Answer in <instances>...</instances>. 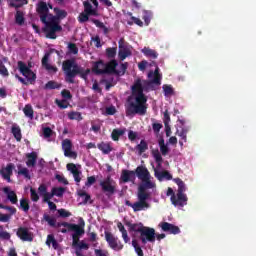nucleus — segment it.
<instances>
[{
    "instance_id": "f257e3e1",
    "label": "nucleus",
    "mask_w": 256,
    "mask_h": 256,
    "mask_svg": "<svg viewBox=\"0 0 256 256\" xmlns=\"http://www.w3.org/2000/svg\"><path fill=\"white\" fill-rule=\"evenodd\" d=\"M149 79L154 77L151 81L137 78L132 85V95L127 98L125 104L126 117H135V115L147 114V96L145 93L153 91V85H161V74H159V67L154 72L148 73Z\"/></svg>"
},
{
    "instance_id": "f03ea898",
    "label": "nucleus",
    "mask_w": 256,
    "mask_h": 256,
    "mask_svg": "<svg viewBox=\"0 0 256 256\" xmlns=\"http://www.w3.org/2000/svg\"><path fill=\"white\" fill-rule=\"evenodd\" d=\"M126 225L128 227L129 233H134L133 237L139 239L142 245H147V243H155V239H157V241L165 239V234H156L154 228L147 227L141 222H127Z\"/></svg>"
},
{
    "instance_id": "7ed1b4c3",
    "label": "nucleus",
    "mask_w": 256,
    "mask_h": 256,
    "mask_svg": "<svg viewBox=\"0 0 256 256\" xmlns=\"http://www.w3.org/2000/svg\"><path fill=\"white\" fill-rule=\"evenodd\" d=\"M18 70L23 77L27 79L26 80L25 78L19 76V74H15L16 79H18L22 85H29V83L33 85V82L37 80V74H35L34 71L31 70L27 64H25V62L18 61Z\"/></svg>"
},
{
    "instance_id": "20e7f679",
    "label": "nucleus",
    "mask_w": 256,
    "mask_h": 256,
    "mask_svg": "<svg viewBox=\"0 0 256 256\" xmlns=\"http://www.w3.org/2000/svg\"><path fill=\"white\" fill-rule=\"evenodd\" d=\"M83 68H81L80 66H78L75 63V60L73 59H68L65 60L62 63V70L64 71L65 75H66V81L68 83H75V77H77V75H79V73H81V70Z\"/></svg>"
},
{
    "instance_id": "39448f33",
    "label": "nucleus",
    "mask_w": 256,
    "mask_h": 256,
    "mask_svg": "<svg viewBox=\"0 0 256 256\" xmlns=\"http://www.w3.org/2000/svg\"><path fill=\"white\" fill-rule=\"evenodd\" d=\"M45 27L43 28V32L46 33L47 39H57V34L60 31H63V27L59 25V21H56L55 18H49L45 20Z\"/></svg>"
},
{
    "instance_id": "423d86ee",
    "label": "nucleus",
    "mask_w": 256,
    "mask_h": 256,
    "mask_svg": "<svg viewBox=\"0 0 256 256\" xmlns=\"http://www.w3.org/2000/svg\"><path fill=\"white\" fill-rule=\"evenodd\" d=\"M84 12L80 13L78 16L79 23H87L89 17H99V12L93 9V5L89 1H84Z\"/></svg>"
},
{
    "instance_id": "0eeeda50",
    "label": "nucleus",
    "mask_w": 256,
    "mask_h": 256,
    "mask_svg": "<svg viewBox=\"0 0 256 256\" xmlns=\"http://www.w3.org/2000/svg\"><path fill=\"white\" fill-rule=\"evenodd\" d=\"M81 223L80 224H74L72 226V228H70L69 231H73L72 234V247L75 249V247H77V245H79L81 243V241H79L80 237H82V235H85V221H83V218H81Z\"/></svg>"
},
{
    "instance_id": "6e6552de",
    "label": "nucleus",
    "mask_w": 256,
    "mask_h": 256,
    "mask_svg": "<svg viewBox=\"0 0 256 256\" xmlns=\"http://www.w3.org/2000/svg\"><path fill=\"white\" fill-rule=\"evenodd\" d=\"M104 235L105 241L108 243V247H110V249L113 251H123V242H121L118 237H115L113 233L107 231L104 232Z\"/></svg>"
},
{
    "instance_id": "1a4fd4ad",
    "label": "nucleus",
    "mask_w": 256,
    "mask_h": 256,
    "mask_svg": "<svg viewBox=\"0 0 256 256\" xmlns=\"http://www.w3.org/2000/svg\"><path fill=\"white\" fill-rule=\"evenodd\" d=\"M147 189H155V183L151 181V177L142 180V184L138 187V195L147 201L150 197V194L147 192Z\"/></svg>"
},
{
    "instance_id": "9d476101",
    "label": "nucleus",
    "mask_w": 256,
    "mask_h": 256,
    "mask_svg": "<svg viewBox=\"0 0 256 256\" xmlns=\"http://www.w3.org/2000/svg\"><path fill=\"white\" fill-rule=\"evenodd\" d=\"M138 201L135 203H131L129 200H126L125 204L127 207H131L134 211V213H137L139 211H145L151 207V204L149 202L145 201L140 195L137 194Z\"/></svg>"
},
{
    "instance_id": "9b49d317",
    "label": "nucleus",
    "mask_w": 256,
    "mask_h": 256,
    "mask_svg": "<svg viewBox=\"0 0 256 256\" xmlns=\"http://www.w3.org/2000/svg\"><path fill=\"white\" fill-rule=\"evenodd\" d=\"M100 187L106 195H115L117 191V183L108 176L105 180L100 181Z\"/></svg>"
},
{
    "instance_id": "f8f14e48",
    "label": "nucleus",
    "mask_w": 256,
    "mask_h": 256,
    "mask_svg": "<svg viewBox=\"0 0 256 256\" xmlns=\"http://www.w3.org/2000/svg\"><path fill=\"white\" fill-rule=\"evenodd\" d=\"M36 11L42 23H45V21L49 19V6L47 5V2H44V1L38 2L36 6Z\"/></svg>"
},
{
    "instance_id": "ddd939ff",
    "label": "nucleus",
    "mask_w": 256,
    "mask_h": 256,
    "mask_svg": "<svg viewBox=\"0 0 256 256\" xmlns=\"http://www.w3.org/2000/svg\"><path fill=\"white\" fill-rule=\"evenodd\" d=\"M159 227H161L164 233H170V235H179V233H181V229H179V226H176L175 224H171L169 222H161L159 224Z\"/></svg>"
},
{
    "instance_id": "4468645a",
    "label": "nucleus",
    "mask_w": 256,
    "mask_h": 256,
    "mask_svg": "<svg viewBox=\"0 0 256 256\" xmlns=\"http://www.w3.org/2000/svg\"><path fill=\"white\" fill-rule=\"evenodd\" d=\"M170 201L174 207H185L187 205V194H176L171 196Z\"/></svg>"
},
{
    "instance_id": "2eb2a0df",
    "label": "nucleus",
    "mask_w": 256,
    "mask_h": 256,
    "mask_svg": "<svg viewBox=\"0 0 256 256\" xmlns=\"http://www.w3.org/2000/svg\"><path fill=\"white\" fill-rule=\"evenodd\" d=\"M119 62L117 60L112 59L108 63H106V75H121V71L117 70V66Z\"/></svg>"
},
{
    "instance_id": "dca6fc26",
    "label": "nucleus",
    "mask_w": 256,
    "mask_h": 256,
    "mask_svg": "<svg viewBox=\"0 0 256 256\" xmlns=\"http://www.w3.org/2000/svg\"><path fill=\"white\" fill-rule=\"evenodd\" d=\"M16 235L17 237H19V239H21V241H33V234H31V232H29V229H27L26 227L18 228Z\"/></svg>"
},
{
    "instance_id": "f3484780",
    "label": "nucleus",
    "mask_w": 256,
    "mask_h": 256,
    "mask_svg": "<svg viewBox=\"0 0 256 256\" xmlns=\"http://www.w3.org/2000/svg\"><path fill=\"white\" fill-rule=\"evenodd\" d=\"M15 169V164L9 163L7 166L0 170V175H2L3 179L11 183V175H13V170Z\"/></svg>"
},
{
    "instance_id": "a211bd4d",
    "label": "nucleus",
    "mask_w": 256,
    "mask_h": 256,
    "mask_svg": "<svg viewBox=\"0 0 256 256\" xmlns=\"http://www.w3.org/2000/svg\"><path fill=\"white\" fill-rule=\"evenodd\" d=\"M106 63L103 62V60H99L97 62H94L92 71L95 73V75H107L106 72Z\"/></svg>"
},
{
    "instance_id": "6ab92c4d",
    "label": "nucleus",
    "mask_w": 256,
    "mask_h": 256,
    "mask_svg": "<svg viewBox=\"0 0 256 256\" xmlns=\"http://www.w3.org/2000/svg\"><path fill=\"white\" fill-rule=\"evenodd\" d=\"M66 169L70 171V173H72L74 181H76V183H81V171L77 169V165L73 163H68L66 165Z\"/></svg>"
},
{
    "instance_id": "aec40b11",
    "label": "nucleus",
    "mask_w": 256,
    "mask_h": 256,
    "mask_svg": "<svg viewBox=\"0 0 256 256\" xmlns=\"http://www.w3.org/2000/svg\"><path fill=\"white\" fill-rule=\"evenodd\" d=\"M134 172H135V175L138 177V179H140V181H143L148 177H151V173H149V170L147 169V167L143 165L138 166Z\"/></svg>"
},
{
    "instance_id": "412c9836",
    "label": "nucleus",
    "mask_w": 256,
    "mask_h": 256,
    "mask_svg": "<svg viewBox=\"0 0 256 256\" xmlns=\"http://www.w3.org/2000/svg\"><path fill=\"white\" fill-rule=\"evenodd\" d=\"M49 57H51V53L47 52L42 58V67H44L47 71H52V73H57L59 69L56 66H52L49 64Z\"/></svg>"
},
{
    "instance_id": "4be33fe9",
    "label": "nucleus",
    "mask_w": 256,
    "mask_h": 256,
    "mask_svg": "<svg viewBox=\"0 0 256 256\" xmlns=\"http://www.w3.org/2000/svg\"><path fill=\"white\" fill-rule=\"evenodd\" d=\"M3 193H5V195H7V199H8V201H10V203H12V205H17V203H19V199L17 198V193H15V191L11 190V188L4 187Z\"/></svg>"
},
{
    "instance_id": "5701e85b",
    "label": "nucleus",
    "mask_w": 256,
    "mask_h": 256,
    "mask_svg": "<svg viewBox=\"0 0 256 256\" xmlns=\"http://www.w3.org/2000/svg\"><path fill=\"white\" fill-rule=\"evenodd\" d=\"M154 176L156 179H158V181H164V179H166V181H171V179H173V176L167 170L159 171L154 169Z\"/></svg>"
},
{
    "instance_id": "b1692460",
    "label": "nucleus",
    "mask_w": 256,
    "mask_h": 256,
    "mask_svg": "<svg viewBox=\"0 0 256 256\" xmlns=\"http://www.w3.org/2000/svg\"><path fill=\"white\" fill-rule=\"evenodd\" d=\"M120 179H121V181H123V183H129V181H135V179H136L135 171L122 170Z\"/></svg>"
},
{
    "instance_id": "393cba45",
    "label": "nucleus",
    "mask_w": 256,
    "mask_h": 256,
    "mask_svg": "<svg viewBox=\"0 0 256 256\" xmlns=\"http://www.w3.org/2000/svg\"><path fill=\"white\" fill-rule=\"evenodd\" d=\"M53 10H54L55 16H53V14H49L48 16L49 19L55 18V21H59L67 17V11L61 10L60 8H57V7H55Z\"/></svg>"
},
{
    "instance_id": "a878e982",
    "label": "nucleus",
    "mask_w": 256,
    "mask_h": 256,
    "mask_svg": "<svg viewBox=\"0 0 256 256\" xmlns=\"http://www.w3.org/2000/svg\"><path fill=\"white\" fill-rule=\"evenodd\" d=\"M26 158L27 167H35V165H37V152H31L26 154Z\"/></svg>"
},
{
    "instance_id": "bb28decb",
    "label": "nucleus",
    "mask_w": 256,
    "mask_h": 256,
    "mask_svg": "<svg viewBox=\"0 0 256 256\" xmlns=\"http://www.w3.org/2000/svg\"><path fill=\"white\" fill-rule=\"evenodd\" d=\"M141 52L143 53V55H145V57H148L149 59H157V57H159V53L149 47H144Z\"/></svg>"
},
{
    "instance_id": "cd10ccee",
    "label": "nucleus",
    "mask_w": 256,
    "mask_h": 256,
    "mask_svg": "<svg viewBox=\"0 0 256 256\" xmlns=\"http://www.w3.org/2000/svg\"><path fill=\"white\" fill-rule=\"evenodd\" d=\"M158 145L160 147L161 155H163V157H167V155H169V146L165 144V139L163 137L159 138Z\"/></svg>"
},
{
    "instance_id": "c85d7f7f",
    "label": "nucleus",
    "mask_w": 256,
    "mask_h": 256,
    "mask_svg": "<svg viewBox=\"0 0 256 256\" xmlns=\"http://www.w3.org/2000/svg\"><path fill=\"white\" fill-rule=\"evenodd\" d=\"M97 148L102 151L104 155H109L113 148L111 147L110 143L101 142L97 145Z\"/></svg>"
},
{
    "instance_id": "c756f323",
    "label": "nucleus",
    "mask_w": 256,
    "mask_h": 256,
    "mask_svg": "<svg viewBox=\"0 0 256 256\" xmlns=\"http://www.w3.org/2000/svg\"><path fill=\"white\" fill-rule=\"evenodd\" d=\"M10 7H14V9H21L23 5H27L29 1L27 0H7Z\"/></svg>"
},
{
    "instance_id": "7c9ffc66",
    "label": "nucleus",
    "mask_w": 256,
    "mask_h": 256,
    "mask_svg": "<svg viewBox=\"0 0 256 256\" xmlns=\"http://www.w3.org/2000/svg\"><path fill=\"white\" fill-rule=\"evenodd\" d=\"M11 133L16 141H21V139H23V135L21 134V127H19V125L14 124L11 128Z\"/></svg>"
},
{
    "instance_id": "2f4dec72",
    "label": "nucleus",
    "mask_w": 256,
    "mask_h": 256,
    "mask_svg": "<svg viewBox=\"0 0 256 256\" xmlns=\"http://www.w3.org/2000/svg\"><path fill=\"white\" fill-rule=\"evenodd\" d=\"M46 245H48V247H51L52 245L53 249H59V243L53 234L47 236Z\"/></svg>"
},
{
    "instance_id": "473e14b6",
    "label": "nucleus",
    "mask_w": 256,
    "mask_h": 256,
    "mask_svg": "<svg viewBox=\"0 0 256 256\" xmlns=\"http://www.w3.org/2000/svg\"><path fill=\"white\" fill-rule=\"evenodd\" d=\"M152 156L157 163V167H161V165H163V156H161V152H159V149L152 150Z\"/></svg>"
},
{
    "instance_id": "72a5a7b5",
    "label": "nucleus",
    "mask_w": 256,
    "mask_h": 256,
    "mask_svg": "<svg viewBox=\"0 0 256 256\" xmlns=\"http://www.w3.org/2000/svg\"><path fill=\"white\" fill-rule=\"evenodd\" d=\"M125 135V129H114L111 133V138L113 141H118L119 137Z\"/></svg>"
},
{
    "instance_id": "f704fd0d",
    "label": "nucleus",
    "mask_w": 256,
    "mask_h": 256,
    "mask_svg": "<svg viewBox=\"0 0 256 256\" xmlns=\"http://www.w3.org/2000/svg\"><path fill=\"white\" fill-rule=\"evenodd\" d=\"M163 92L165 97H171L172 95H175V90L173 89L172 85L164 84L162 86Z\"/></svg>"
},
{
    "instance_id": "c9c22d12",
    "label": "nucleus",
    "mask_w": 256,
    "mask_h": 256,
    "mask_svg": "<svg viewBox=\"0 0 256 256\" xmlns=\"http://www.w3.org/2000/svg\"><path fill=\"white\" fill-rule=\"evenodd\" d=\"M68 119H70V121H83V116L81 112L71 111L68 113Z\"/></svg>"
},
{
    "instance_id": "e433bc0d",
    "label": "nucleus",
    "mask_w": 256,
    "mask_h": 256,
    "mask_svg": "<svg viewBox=\"0 0 256 256\" xmlns=\"http://www.w3.org/2000/svg\"><path fill=\"white\" fill-rule=\"evenodd\" d=\"M147 149H149V145L145 140H141L140 144L136 146V150L139 152L140 155H143V153H145Z\"/></svg>"
},
{
    "instance_id": "4c0bfd02",
    "label": "nucleus",
    "mask_w": 256,
    "mask_h": 256,
    "mask_svg": "<svg viewBox=\"0 0 256 256\" xmlns=\"http://www.w3.org/2000/svg\"><path fill=\"white\" fill-rule=\"evenodd\" d=\"M23 113L25 117H28V119H33L34 117L33 107L29 104L25 105V107L23 108Z\"/></svg>"
},
{
    "instance_id": "58836bf2",
    "label": "nucleus",
    "mask_w": 256,
    "mask_h": 256,
    "mask_svg": "<svg viewBox=\"0 0 256 256\" xmlns=\"http://www.w3.org/2000/svg\"><path fill=\"white\" fill-rule=\"evenodd\" d=\"M78 195H79V197L83 198L82 205H87L89 201H90V203H93V201H91V195L87 194V192L80 190L78 192Z\"/></svg>"
},
{
    "instance_id": "ea45409f",
    "label": "nucleus",
    "mask_w": 256,
    "mask_h": 256,
    "mask_svg": "<svg viewBox=\"0 0 256 256\" xmlns=\"http://www.w3.org/2000/svg\"><path fill=\"white\" fill-rule=\"evenodd\" d=\"M107 59H115L117 57V47H109L106 49Z\"/></svg>"
},
{
    "instance_id": "a19ab883",
    "label": "nucleus",
    "mask_w": 256,
    "mask_h": 256,
    "mask_svg": "<svg viewBox=\"0 0 256 256\" xmlns=\"http://www.w3.org/2000/svg\"><path fill=\"white\" fill-rule=\"evenodd\" d=\"M131 55V50L124 48L122 50H119L118 52V57L120 59V61H125V59H127V57H130Z\"/></svg>"
},
{
    "instance_id": "79ce46f5",
    "label": "nucleus",
    "mask_w": 256,
    "mask_h": 256,
    "mask_svg": "<svg viewBox=\"0 0 256 256\" xmlns=\"http://www.w3.org/2000/svg\"><path fill=\"white\" fill-rule=\"evenodd\" d=\"M44 89H61V84L57 83L56 81L50 80L45 84Z\"/></svg>"
},
{
    "instance_id": "37998d69",
    "label": "nucleus",
    "mask_w": 256,
    "mask_h": 256,
    "mask_svg": "<svg viewBox=\"0 0 256 256\" xmlns=\"http://www.w3.org/2000/svg\"><path fill=\"white\" fill-rule=\"evenodd\" d=\"M15 23L20 26L25 24V16H23V12L21 11L16 12Z\"/></svg>"
},
{
    "instance_id": "c03bdc74",
    "label": "nucleus",
    "mask_w": 256,
    "mask_h": 256,
    "mask_svg": "<svg viewBox=\"0 0 256 256\" xmlns=\"http://www.w3.org/2000/svg\"><path fill=\"white\" fill-rule=\"evenodd\" d=\"M20 209L24 211V213H28L30 206H29V200L27 198H22L20 200Z\"/></svg>"
},
{
    "instance_id": "a18cd8bd",
    "label": "nucleus",
    "mask_w": 256,
    "mask_h": 256,
    "mask_svg": "<svg viewBox=\"0 0 256 256\" xmlns=\"http://www.w3.org/2000/svg\"><path fill=\"white\" fill-rule=\"evenodd\" d=\"M43 219H44V221H47V223H48V225H50V227H57V220L55 218L49 216V214H44Z\"/></svg>"
},
{
    "instance_id": "49530a36",
    "label": "nucleus",
    "mask_w": 256,
    "mask_h": 256,
    "mask_svg": "<svg viewBox=\"0 0 256 256\" xmlns=\"http://www.w3.org/2000/svg\"><path fill=\"white\" fill-rule=\"evenodd\" d=\"M132 246L134 247L135 253H137L138 256H145V254L143 253V249L141 248V246H139V242H137V240H132Z\"/></svg>"
},
{
    "instance_id": "de8ad7c7",
    "label": "nucleus",
    "mask_w": 256,
    "mask_h": 256,
    "mask_svg": "<svg viewBox=\"0 0 256 256\" xmlns=\"http://www.w3.org/2000/svg\"><path fill=\"white\" fill-rule=\"evenodd\" d=\"M18 175H22L25 179H31V174H29V169L18 166Z\"/></svg>"
},
{
    "instance_id": "09e8293b",
    "label": "nucleus",
    "mask_w": 256,
    "mask_h": 256,
    "mask_svg": "<svg viewBox=\"0 0 256 256\" xmlns=\"http://www.w3.org/2000/svg\"><path fill=\"white\" fill-rule=\"evenodd\" d=\"M52 193H53L54 197H63V194L65 193V188L54 187V188H52Z\"/></svg>"
},
{
    "instance_id": "8fccbe9b",
    "label": "nucleus",
    "mask_w": 256,
    "mask_h": 256,
    "mask_svg": "<svg viewBox=\"0 0 256 256\" xmlns=\"http://www.w3.org/2000/svg\"><path fill=\"white\" fill-rule=\"evenodd\" d=\"M68 53L72 54V55H78L79 53V48L77 47V44L75 43H69L68 44Z\"/></svg>"
},
{
    "instance_id": "3c124183",
    "label": "nucleus",
    "mask_w": 256,
    "mask_h": 256,
    "mask_svg": "<svg viewBox=\"0 0 256 256\" xmlns=\"http://www.w3.org/2000/svg\"><path fill=\"white\" fill-rule=\"evenodd\" d=\"M0 75L2 77H9V70H7V67H5V64H3V61L0 60Z\"/></svg>"
},
{
    "instance_id": "603ef678",
    "label": "nucleus",
    "mask_w": 256,
    "mask_h": 256,
    "mask_svg": "<svg viewBox=\"0 0 256 256\" xmlns=\"http://www.w3.org/2000/svg\"><path fill=\"white\" fill-rule=\"evenodd\" d=\"M75 251H87L89 250V244L85 243L84 241H80V243L77 245V247L74 248Z\"/></svg>"
},
{
    "instance_id": "864d4df0",
    "label": "nucleus",
    "mask_w": 256,
    "mask_h": 256,
    "mask_svg": "<svg viewBox=\"0 0 256 256\" xmlns=\"http://www.w3.org/2000/svg\"><path fill=\"white\" fill-rule=\"evenodd\" d=\"M57 213L60 217H62L63 219L67 218V217H71V212L67 211L64 208L58 209Z\"/></svg>"
},
{
    "instance_id": "5fc2aeb1",
    "label": "nucleus",
    "mask_w": 256,
    "mask_h": 256,
    "mask_svg": "<svg viewBox=\"0 0 256 256\" xmlns=\"http://www.w3.org/2000/svg\"><path fill=\"white\" fill-rule=\"evenodd\" d=\"M133 23H135V25H138V27H143V21L135 16L131 17V21H128V25H133Z\"/></svg>"
},
{
    "instance_id": "6e6d98bb",
    "label": "nucleus",
    "mask_w": 256,
    "mask_h": 256,
    "mask_svg": "<svg viewBox=\"0 0 256 256\" xmlns=\"http://www.w3.org/2000/svg\"><path fill=\"white\" fill-rule=\"evenodd\" d=\"M62 149H63V151H65L67 149H73V143L71 142V140H69V139L63 140Z\"/></svg>"
},
{
    "instance_id": "4d7b16f0",
    "label": "nucleus",
    "mask_w": 256,
    "mask_h": 256,
    "mask_svg": "<svg viewBox=\"0 0 256 256\" xmlns=\"http://www.w3.org/2000/svg\"><path fill=\"white\" fill-rule=\"evenodd\" d=\"M30 197H31V201H33L34 203H37V201H39V194H37V190H35L34 188H31Z\"/></svg>"
},
{
    "instance_id": "13d9d810",
    "label": "nucleus",
    "mask_w": 256,
    "mask_h": 256,
    "mask_svg": "<svg viewBox=\"0 0 256 256\" xmlns=\"http://www.w3.org/2000/svg\"><path fill=\"white\" fill-rule=\"evenodd\" d=\"M74 225L75 224L69 222H58L55 227H66V229L70 231V229H73Z\"/></svg>"
},
{
    "instance_id": "bf43d9fd",
    "label": "nucleus",
    "mask_w": 256,
    "mask_h": 256,
    "mask_svg": "<svg viewBox=\"0 0 256 256\" xmlns=\"http://www.w3.org/2000/svg\"><path fill=\"white\" fill-rule=\"evenodd\" d=\"M53 135V130L50 127L43 128V137L44 139H49Z\"/></svg>"
},
{
    "instance_id": "052dcab7",
    "label": "nucleus",
    "mask_w": 256,
    "mask_h": 256,
    "mask_svg": "<svg viewBox=\"0 0 256 256\" xmlns=\"http://www.w3.org/2000/svg\"><path fill=\"white\" fill-rule=\"evenodd\" d=\"M42 197H43V203H49L51 201V199L55 197V195L53 194V192L51 190V192H47Z\"/></svg>"
},
{
    "instance_id": "680f3d73",
    "label": "nucleus",
    "mask_w": 256,
    "mask_h": 256,
    "mask_svg": "<svg viewBox=\"0 0 256 256\" xmlns=\"http://www.w3.org/2000/svg\"><path fill=\"white\" fill-rule=\"evenodd\" d=\"M38 193L41 197H44L47 193V185L40 184V186L38 187Z\"/></svg>"
},
{
    "instance_id": "e2e57ef3",
    "label": "nucleus",
    "mask_w": 256,
    "mask_h": 256,
    "mask_svg": "<svg viewBox=\"0 0 256 256\" xmlns=\"http://www.w3.org/2000/svg\"><path fill=\"white\" fill-rule=\"evenodd\" d=\"M163 123L166 126L169 125V123H171V116L169 115V110H165L164 112Z\"/></svg>"
},
{
    "instance_id": "0e129e2a",
    "label": "nucleus",
    "mask_w": 256,
    "mask_h": 256,
    "mask_svg": "<svg viewBox=\"0 0 256 256\" xmlns=\"http://www.w3.org/2000/svg\"><path fill=\"white\" fill-rule=\"evenodd\" d=\"M61 95H62L63 99H68V100L73 99V95H71V91H69L67 89L62 90Z\"/></svg>"
},
{
    "instance_id": "69168bd1",
    "label": "nucleus",
    "mask_w": 256,
    "mask_h": 256,
    "mask_svg": "<svg viewBox=\"0 0 256 256\" xmlns=\"http://www.w3.org/2000/svg\"><path fill=\"white\" fill-rule=\"evenodd\" d=\"M94 253L96 256H109V251L103 249H95Z\"/></svg>"
},
{
    "instance_id": "338daca9",
    "label": "nucleus",
    "mask_w": 256,
    "mask_h": 256,
    "mask_svg": "<svg viewBox=\"0 0 256 256\" xmlns=\"http://www.w3.org/2000/svg\"><path fill=\"white\" fill-rule=\"evenodd\" d=\"M65 157H71L72 159H75L77 157V153L73 152L72 149H66L64 150Z\"/></svg>"
},
{
    "instance_id": "774afa93",
    "label": "nucleus",
    "mask_w": 256,
    "mask_h": 256,
    "mask_svg": "<svg viewBox=\"0 0 256 256\" xmlns=\"http://www.w3.org/2000/svg\"><path fill=\"white\" fill-rule=\"evenodd\" d=\"M97 181V178L95 176H89L87 178V182L85 183L86 187H91V185H95V182Z\"/></svg>"
}]
</instances>
